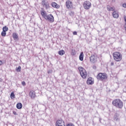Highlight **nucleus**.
I'll use <instances>...</instances> for the list:
<instances>
[{
	"mask_svg": "<svg viewBox=\"0 0 126 126\" xmlns=\"http://www.w3.org/2000/svg\"><path fill=\"white\" fill-rule=\"evenodd\" d=\"M13 113L14 115H17V113L15 111H13Z\"/></svg>",
	"mask_w": 126,
	"mask_h": 126,
	"instance_id": "2f4dec72",
	"label": "nucleus"
},
{
	"mask_svg": "<svg viewBox=\"0 0 126 126\" xmlns=\"http://www.w3.org/2000/svg\"><path fill=\"white\" fill-rule=\"evenodd\" d=\"M42 4L43 7H45L46 9H49L50 8V4L46 0H42Z\"/></svg>",
	"mask_w": 126,
	"mask_h": 126,
	"instance_id": "6e6552de",
	"label": "nucleus"
},
{
	"mask_svg": "<svg viewBox=\"0 0 126 126\" xmlns=\"http://www.w3.org/2000/svg\"><path fill=\"white\" fill-rule=\"evenodd\" d=\"M84 58V55H83V52H81L79 55V60L81 62L83 61V58Z\"/></svg>",
	"mask_w": 126,
	"mask_h": 126,
	"instance_id": "dca6fc26",
	"label": "nucleus"
},
{
	"mask_svg": "<svg viewBox=\"0 0 126 126\" xmlns=\"http://www.w3.org/2000/svg\"><path fill=\"white\" fill-rule=\"evenodd\" d=\"M16 107L19 110H20V109H22V103H18L16 105Z\"/></svg>",
	"mask_w": 126,
	"mask_h": 126,
	"instance_id": "f3484780",
	"label": "nucleus"
},
{
	"mask_svg": "<svg viewBox=\"0 0 126 126\" xmlns=\"http://www.w3.org/2000/svg\"><path fill=\"white\" fill-rule=\"evenodd\" d=\"M41 14L42 16L46 20L50 22V23H53L54 21V16L52 14L47 15V13L44 10H41Z\"/></svg>",
	"mask_w": 126,
	"mask_h": 126,
	"instance_id": "f257e3e1",
	"label": "nucleus"
},
{
	"mask_svg": "<svg viewBox=\"0 0 126 126\" xmlns=\"http://www.w3.org/2000/svg\"><path fill=\"white\" fill-rule=\"evenodd\" d=\"M16 70L18 72H20V71H21V66H19L18 67L16 68Z\"/></svg>",
	"mask_w": 126,
	"mask_h": 126,
	"instance_id": "5701e85b",
	"label": "nucleus"
},
{
	"mask_svg": "<svg viewBox=\"0 0 126 126\" xmlns=\"http://www.w3.org/2000/svg\"><path fill=\"white\" fill-rule=\"evenodd\" d=\"M96 78L100 81H103V80L107 79L108 77L107 76V74L105 73H99L96 76Z\"/></svg>",
	"mask_w": 126,
	"mask_h": 126,
	"instance_id": "7ed1b4c3",
	"label": "nucleus"
},
{
	"mask_svg": "<svg viewBox=\"0 0 126 126\" xmlns=\"http://www.w3.org/2000/svg\"><path fill=\"white\" fill-rule=\"evenodd\" d=\"M30 96L32 99H34L36 97V93L34 91H31Z\"/></svg>",
	"mask_w": 126,
	"mask_h": 126,
	"instance_id": "9b49d317",
	"label": "nucleus"
},
{
	"mask_svg": "<svg viewBox=\"0 0 126 126\" xmlns=\"http://www.w3.org/2000/svg\"><path fill=\"white\" fill-rule=\"evenodd\" d=\"M87 84H89L90 85H92L93 84L94 82L93 81H92V78L91 77L89 78V79L87 81Z\"/></svg>",
	"mask_w": 126,
	"mask_h": 126,
	"instance_id": "4468645a",
	"label": "nucleus"
},
{
	"mask_svg": "<svg viewBox=\"0 0 126 126\" xmlns=\"http://www.w3.org/2000/svg\"><path fill=\"white\" fill-rule=\"evenodd\" d=\"M124 20L125 22H126V16H124Z\"/></svg>",
	"mask_w": 126,
	"mask_h": 126,
	"instance_id": "72a5a7b5",
	"label": "nucleus"
},
{
	"mask_svg": "<svg viewBox=\"0 0 126 126\" xmlns=\"http://www.w3.org/2000/svg\"><path fill=\"white\" fill-rule=\"evenodd\" d=\"M112 104L113 106H115L116 108H118V109H123V107L124 106L123 101L120 99L114 100L112 102Z\"/></svg>",
	"mask_w": 126,
	"mask_h": 126,
	"instance_id": "f03ea898",
	"label": "nucleus"
},
{
	"mask_svg": "<svg viewBox=\"0 0 126 126\" xmlns=\"http://www.w3.org/2000/svg\"><path fill=\"white\" fill-rule=\"evenodd\" d=\"M73 35H77V32H73Z\"/></svg>",
	"mask_w": 126,
	"mask_h": 126,
	"instance_id": "c756f323",
	"label": "nucleus"
},
{
	"mask_svg": "<svg viewBox=\"0 0 126 126\" xmlns=\"http://www.w3.org/2000/svg\"><path fill=\"white\" fill-rule=\"evenodd\" d=\"M22 84L23 86H25L26 85V83L24 81L22 82Z\"/></svg>",
	"mask_w": 126,
	"mask_h": 126,
	"instance_id": "cd10ccee",
	"label": "nucleus"
},
{
	"mask_svg": "<svg viewBox=\"0 0 126 126\" xmlns=\"http://www.w3.org/2000/svg\"><path fill=\"white\" fill-rule=\"evenodd\" d=\"M2 81V80L0 78V82H1Z\"/></svg>",
	"mask_w": 126,
	"mask_h": 126,
	"instance_id": "e433bc0d",
	"label": "nucleus"
},
{
	"mask_svg": "<svg viewBox=\"0 0 126 126\" xmlns=\"http://www.w3.org/2000/svg\"><path fill=\"white\" fill-rule=\"evenodd\" d=\"M71 55L72 56H75V53H74V52H72Z\"/></svg>",
	"mask_w": 126,
	"mask_h": 126,
	"instance_id": "473e14b6",
	"label": "nucleus"
},
{
	"mask_svg": "<svg viewBox=\"0 0 126 126\" xmlns=\"http://www.w3.org/2000/svg\"><path fill=\"white\" fill-rule=\"evenodd\" d=\"M83 7L85 9L87 10L89 9L91 7V2L89 1H86L84 2Z\"/></svg>",
	"mask_w": 126,
	"mask_h": 126,
	"instance_id": "423d86ee",
	"label": "nucleus"
},
{
	"mask_svg": "<svg viewBox=\"0 0 126 126\" xmlns=\"http://www.w3.org/2000/svg\"><path fill=\"white\" fill-rule=\"evenodd\" d=\"M56 126H65V125L63 120H58L56 123Z\"/></svg>",
	"mask_w": 126,
	"mask_h": 126,
	"instance_id": "1a4fd4ad",
	"label": "nucleus"
},
{
	"mask_svg": "<svg viewBox=\"0 0 126 126\" xmlns=\"http://www.w3.org/2000/svg\"><path fill=\"white\" fill-rule=\"evenodd\" d=\"M119 117H120V115H119V114L118 113H115L114 116V120L116 122H119V121H120V119H119Z\"/></svg>",
	"mask_w": 126,
	"mask_h": 126,
	"instance_id": "ddd939ff",
	"label": "nucleus"
},
{
	"mask_svg": "<svg viewBox=\"0 0 126 126\" xmlns=\"http://www.w3.org/2000/svg\"><path fill=\"white\" fill-rule=\"evenodd\" d=\"M59 55H60V56H63V55H64L65 52L64 50H61V51H59L58 52Z\"/></svg>",
	"mask_w": 126,
	"mask_h": 126,
	"instance_id": "6ab92c4d",
	"label": "nucleus"
},
{
	"mask_svg": "<svg viewBox=\"0 0 126 126\" xmlns=\"http://www.w3.org/2000/svg\"><path fill=\"white\" fill-rule=\"evenodd\" d=\"M10 98L11 99H14L15 98V94H14V93L12 92L10 94Z\"/></svg>",
	"mask_w": 126,
	"mask_h": 126,
	"instance_id": "aec40b11",
	"label": "nucleus"
},
{
	"mask_svg": "<svg viewBox=\"0 0 126 126\" xmlns=\"http://www.w3.org/2000/svg\"><path fill=\"white\" fill-rule=\"evenodd\" d=\"M48 73H51V72H50V71H49L48 72Z\"/></svg>",
	"mask_w": 126,
	"mask_h": 126,
	"instance_id": "4c0bfd02",
	"label": "nucleus"
},
{
	"mask_svg": "<svg viewBox=\"0 0 126 126\" xmlns=\"http://www.w3.org/2000/svg\"><path fill=\"white\" fill-rule=\"evenodd\" d=\"M97 55L94 54L92 55L91 57H90V62L91 63H94L97 62Z\"/></svg>",
	"mask_w": 126,
	"mask_h": 126,
	"instance_id": "0eeeda50",
	"label": "nucleus"
},
{
	"mask_svg": "<svg viewBox=\"0 0 126 126\" xmlns=\"http://www.w3.org/2000/svg\"><path fill=\"white\" fill-rule=\"evenodd\" d=\"M99 122H101V119H99Z\"/></svg>",
	"mask_w": 126,
	"mask_h": 126,
	"instance_id": "58836bf2",
	"label": "nucleus"
},
{
	"mask_svg": "<svg viewBox=\"0 0 126 126\" xmlns=\"http://www.w3.org/2000/svg\"><path fill=\"white\" fill-rule=\"evenodd\" d=\"M66 7L68 9L72 7V2L70 0H67L66 1Z\"/></svg>",
	"mask_w": 126,
	"mask_h": 126,
	"instance_id": "9d476101",
	"label": "nucleus"
},
{
	"mask_svg": "<svg viewBox=\"0 0 126 126\" xmlns=\"http://www.w3.org/2000/svg\"><path fill=\"white\" fill-rule=\"evenodd\" d=\"M109 11H115V7H110Z\"/></svg>",
	"mask_w": 126,
	"mask_h": 126,
	"instance_id": "b1692460",
	"label": "nucleus"
},
{
	"mask_svg": "<svg viewBox=\"0 0 126 126\" xmlns=\"http://www.w3.org/2000/svg\"><path fill=\"white\" fill-rule=\"evenodd\" d=\"M112 15L114 18H119V14L116 11L113 12Z\"/></svg>",
	"mask_w": 126,
	"mask_h": 126,
	"instance_id": "2eb2a0df",
	"label": "nucleus"
},
{
	"mask_svg": "<svg viewBox=\"0 0 126 126\" xmlns=\"http://www.w3.org/2000/svg\"><path fill=\"white\" fill-rule=\"evenodd\" d=\"M93 69H96L97 67H96V65H93Z\"/></svg>",
	"mask_w": 126,
	"mask_h": 126,
	"instance_id": "c85d7f7f",
	"label": "nucleus"
},
{
	"mask_svg": "<svg viewBox=\"0 0 126 126\" xmlns=\"http://www.w3.org/2000/svg\"><path fill=\"white\" fill-rule=\"evenodd\" d=\"M113 58L116 62H121L122 61V54L119 52L113 53Z\"/></svg>",
	"mask_w": 126,
	"mask_h": 126,
	"instance_id": "39448f33",
	"label": "nucleus"
},
{
	"mask_svg": "<svg viewBox=\"0 0 126 126\" xmlns=\"http://www.w3.org/2000/svg\"><path fill=\"white\" fill-rule=\"evenodd\" d=\"M111 65H114V62L111 63Z\"/></svg>",
	"mask_w": 126,
	"mask_h": 126,
	"instance_id": "c9c22d12",
	"label": "nucleus"
},
{
	"mask_svg": "<svg viewBox=\"0 0 126 126\" xmlns=\"http://www.w3.org/2000/svg\"><path fill=\"white\" fill-rule=\"evenodd\" d=\"M8 31V28H7V27L5 26V27H3L2 31L6 32V31Z\"/></svg>",
	"mask_w": 126,
	"mask_h": 126,
	"instance_id": "412c9836",
	"label": "nucleus"
},
{
	"mask_svg": "<svg viewBox=\"0 0 126 126\" xmlns=\"http://www.w3.org/2000/svg\"><path fill=\"white\" fill-rule=\"evenodd\" d=\"M13 38L14 40H17V39H18V35L17 34V33H13Z\"/></svg>",
	"mask_w": 126,
	"mask_h": 126,
	"instance_id": "a211bd4d",
	"label": "nucleus"
},
{
	"mask_svg": "<svg viewBox=\"0 0 126 126\" xmlns=\"http://www.w3.org/2000/svg\"><path fill=\"white\" fill-rule=\"evenodd\" d=\"M69 15H70V16H73V15H74V12L73 11H71L69 13Z\"/></svg>",
	"mask_w": 126,
	"mask_h": 126,
	"instance_id": "393cba45",
	"label": "nucleus"
},
{
	"mask_svg": "<svg viewBox=\"0 0 126 126\" xmlns=\"http://www.w3.org/2000/svg\"><path fill=\"white\" fill-rule=\"evenodd\" d=\"M1 64H2V62L0 61V65H1Z\"/></svg>",
	"mask_w": 126,
	"mask_h": 126,
	"instance_id": "f704fd0d",
	"label": "nucleus"
},
{
	"mask_svg": "<svg viewBox=\"0 0 126 126\" xmlns=\"http://www.w3.org/2000/svg\"><path fill=\"white\" fill-rule=\"evenodd\" d=\"M66 126H74V124L72 123H69L66 125Z\"/></svg>",
	"mask_w": 126,
	"mask_h": 126,
	"instance_id": "a878e982",
	"label": "nucleus"
},
{
	"mask_svg": "<svg viewBox=\"0 0 126 126\" xmlns=\"http://www.w3.org/2000/svg\"><path fill=\"white\" fill-rule=\"evenodd\" d=\"M78 69L80 71V75L82 78H84V79L86 78L87 76V73L86 72L85 69L82 67H79Z\"/></svg>",
	"mask_w": 126,
	"mask_h": 126,
	"instance_id": "20e7f679",
	"label": "nucleus"
},
{
	"mask_svg": "<svg viewBox=\"0 0 126 126\" xmlns=\"http://www.w3.org/2000/svg\"><path fill=\"white\" fill-rule=\"evenodd\" d=\"M6 35V32L2 31V32L1 33V36H2V37H5Z\"/></svg>",
	"mask_w": 126,
	"mask_h": 126,
	"instance_id": "4be33fe9",
	"label": "nucleus"
},
{
	"mask_svg": "<svg viewBox=\"0 0 126 126\" xmlns=\"http://www.w3.org/2000/svg\"><path fill=\"white\" fill-rule=\"evenodd\" d=\"M51 6L52 7H54V8H57L58 9L60 7V5L57 4V3L55 2H53L51 3Z\"/></svg>",
	"mask_w": 126,
	"mask_h": 126,
	"instance_id": "f8f14e48",
	"label": "nucleus"
},
{
	"mask_svg": "<svg viewBox=\"0 0 126 126\" xmlns=\"http://www.w3.org/2000/svg\"><path fill=\"white\" fill-rule=\"evenodd\" d=\"M123 7L126 8V3H124V4H123Z\"/></svg>",
	"mask_w": 126,
	"mask_h": 126,
	"instance_id": "7c9ffc66",
	"label": "nucleus"
},
{
	"mask_svg": "<svg viewBox=\"0 0 126 126\" xmlns=\"http://www.w3.org/2000/svg\"><path fill=\"white\" fill-rule=\"evenodd\" d=\"M110 8H111V6H110V5L107 6V10H108V11H110Z\"/></svg>",
	"mask_w": 126,
	"mask_h": 126,
	"instance_id": "bb28decb",
	"label": "nucleus"
}]
</instances>
